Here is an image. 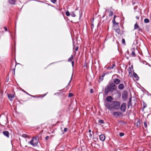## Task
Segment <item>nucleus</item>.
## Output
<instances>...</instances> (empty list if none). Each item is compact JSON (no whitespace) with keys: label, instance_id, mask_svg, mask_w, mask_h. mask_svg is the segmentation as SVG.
<instances>
[{"label":"nucleus","instance_id":"1","mask_svg":"<svg viewBox=\"0 0 151 151\" xmlns=\"http://www.w3.org/2000/svg\"><path fill=\"white\" fill-rule=\"evenodd\" d=\"M116 88V86L113 83H111L107 85L105 89V94L107 95L109 92H113L115 91Z\"/></svg>","mask_w":151,"mask_h":151},{"label":"nucleus","instance_id":"2","mask_svg":"<svg viewBox=\"0 0 151 151\" xmlns=\"http://www.w3.org/2000/svg\"><path fill=\"white\" fill-rule=\"evenodd\" d=\"M39 140L38 137H33L32 139L28 143L33 147H35L38 145Z\"/></svg>","mask_w":151,"mask_h":151},{"label":"nucleus","instance_id":"3","mask_svg":"<svg viewBox=\"0 0 151 151\" xmlns=\"http://www.w3.org/2000/svg\"><path fill=\"white\" fill-rule=\"evenodd\" d=\"M113 109L118 110L119 109L121 104L119 101H114L112 102Z\"/></svg>","mask_w":151,"mask_h":151},{"label":"nucleus","instance_id":"4","mask_svg":"<svg viewBox=\"0 0 151 151\" xmlns=\"http://www.w3.org/2000/svg\"><path fill=\"white\" fill-rule=\"evenodd\" d=\"M128 97V93L127 91H124L122 93V97L123 101H125Z\"/></svg>","mask_w":151,"mask_h":151},{"label":"nucleus","instance_id":"5","mask_svg":"<svg viewBox=\"0 0 151 151\" xmlns=\"http://www.w3.org/2000/svg\"><path fill=\"white\" fill-rule=\"evenodd\" d=\"M105 105L106 107L110 111L111 110L113 109L112 104H110L109 103L107 102L105 104Z\"/></svg>","mask_w":151,"mask_h":151},{"label":"nucleus","instance_id":"6","mask_svg":"<svg viewBox=\"0 0 151 151\" xmlns=\"http://www.w3.org/2000/svg\"><path fill=\"white\" fill-rule=\"evenodd\" d=\"M121 111L123 112L125 111L126 109V104L125 103H123L122 104L120 107Z\"/></svg>","mask_w":151,"mask_h":151},{"label":"nucleus","instance_id":"7","mask_svg":"<svg viewBox=\"0 0 151 151\" xmlns=\"http://www.w3.org/2000/svg\"><path fill=\"white\" fill-rule=\"evenodd\" d=\"M121 114H122L119 111L114 112L112 113L113 115L116 117H118Z\"/></svg>","mask_w":151,"mask_h":151},{"label":"nucleus","instance_id":"8","mask_svg":"<svg viewBox=\"0 0 151 151\" xmlns=\"http://www.w3.org/2000/svg\"><path fill=\"white\" fill-rule=\"evenodd\" d=\"M113 100V98L111 96H107L106 98V101L111 102Z\"/></svg>","mask_w":151,"mask_h":151},{"label":"nucleus","instance_id":"9","mask_svg":"<svg viewBox=\"0 0 151 151\" xmlns=\"http://www.w3.org/2000/svg\"><path fill=\"white\" fill-rule=\"evenodd\" d=\"M114 82L116 84H118L120 82V80L118 78H115L114 80Z\"/></svg>","mask_w":151,"mask_h":151},{"label":"nucleus","instance_id":"10","mask_svg":"<svg viewBox=\"0 0 151 151\" xmlns=\"http://www.w3.org/2000/svg\"><path fill=\"white\" fill-rule=\"evenodd\" d=\"M9 3L11 4H15L16 2V0H8Z\"/></svg>","mask_w":151,"mask_h":151},{"label":"nucleus","instance_id":"11","mask_svg":"<svg viewBox=\"0 0 151 151\" xmlns=\"http://www.w3.org/2000/svg\"><path fill=\"white\" fill-rule=\"evenodd\" d=\"M124 88V86L122 83L120 84L118 86V88L119 89L122 90Z\"/></svg>","mask_w":151,"mask_h":151},{"label":"nucleus","instance_id":"12","mask_svg":"<svg viewBox=\"0 0 151 151\" xmlns=\"http://www.w3.org/2000/svg\"><path fill=\"white\" fill-rule=\"evenodd\" d=\"M99 138L100 140L102 141H104L105 140V137L104 135L101 134L99 136Z\"/></svg>","mask_w":151,"mask_h":151},{"label":"nucleus","instance_id":"13","mask_svg":"<svg viewBox=\"0 0 151 151\" xmlns=\"http://www.w3.org/2000/svg\"><path fill=\"white\" fill-rule=\"evenodd\" d=\"M8 96L10 100L12 101L13 98H14V96L12 94H9L8 95Z\"/></svg>","mask_w":151,"mask_h":151},{"label":"nucleus","instance_id":"14","mask_svg":"<svg viewBox=\"0 0 151 151\" xmlns=\"http://www.w3.org/2000/svg\"><path fill=\"white\" fill-rule=\"evenodd\" d=\"M3 134L7 137H9V132L7 131H4L3 132Z\"/></svg>","mask_w":151,"mask_h":151},{"label":"nucleus","instance_id":"15","mask_svg":"<svg viewBox=\"0 0 151 151\" xmlns=\"http://www.w3.org/2000/svg\"><path fill=\"white\" fill-rule=\"evenodd\" d=\"M135 48H133L132 49V55L133 57L135 56V54L134 52L135 50Z\"/></svg>","mask_w":151,"mask_h":151},{"label":"nucleus","instance_id":"16","mask_svg":"<svg viewBox=\"0 0 151 151\" xmlns=\"http://www.w3.org/2000/svg\"><path fill=\"white\" fill-rule=\"evenodd\" d=\"M105 75V74H103L99 78V82L101 81H103V78L104 77Z\"/></svg>","mask_w":151,"mask_h":151},{"label":"nucleus","instance_id":"17","mask_svg":"<svg viewBox=\"0 0 151 151\" xmlns=\"http://www.w3.org/2000/svg\"><path fill=\"white\" fill-rule=\"evenodd\" d=\"M133 76L134 77L136 78L137 80H139V78L136 73H134L133 74Z\"/></svg>","mask_w":151,"mask_h":151},{"label":"nucleus","instance_id":"18","mask_svg":"<svg viewBox=\"0 0 151 151\" xmlns=\"http://www.w3.org/2000/svg\"><path fill=\"white\" fill-rule=\"evenodd\" d=\"M139 27L138 24L137 23H136L134 25V29H137Z\"/></svg>","mask_w":151,"mask_h":151},{"label":"nucleus","instance_id":"19","mask_svg":"<svg viewBox=\"0 0 151 151\" xmlns=\"http://www.w3.org/2000/svg\"><path fill=\"white\" fill-rule=\"evenodd\" d=\"M118 27V28H117L115 30V31L118 34H121V32H120V30L119 28V27Z\"/></svg>","mask_w":151,"mask_h":151},{"label":"nucleus","instance_id":"20","mask_svg":"<svg viewBox=\"0 0 151 151\" xmlns=\"http://www.w3.org/2000/svg\"><path fill=\"white\" fill-rule=\"evenodd\" d=\"M150 22L149 19H148L146 18L144 19V22L146 23H147Z\"/></svg>","mask_w":151,"mask_h":151},{"label":"nucleus","instance_id":"21","mask_svg":"<svg viewBox=\"0 0 151 151\" xmlns=\"http://www.w3.org/2000/svg\"><path fill=\"white\" fill-rule=\"evenodd\" d=\"M147 106V104L144 102H143V109H144L145 108H146Z\"/></svg>","mask_w":151,"mask_h":151},{"label":"nucleus","instance_id":"22","mask_svg":"<svg viewBox=\"0 0 151 151\" xmlns=\"http://www.w3.org/2000/svg\"><path fill=\"white\" fill-rule=\"evenodd\" d=\"M112 22H113V24H114L118 25V23H116V22L115 19H113V20H112Z\"/></svg>","mask_w":151,"mask_h":151},{"label":"nucleus","instance_id":"23","mask_svg":"<svg viewBox=\"0 0 151 151\" xmlns=\"http://www.w3.org/2000/svg\"><path fill=\"white\" fill-rule=\"evenodd\" d=\"M73 58V55H71V56L68 58V62H70L72 61V59Z\"/></svg>","mask_w":151,"mask_h":151},{"label":"nucleus","instance_id":"24","mask_svg":"<svg viewBox=\"0 0 151 151\" xmlns=\"http://www.w3.org/2000/svg\"><path fill=\"white\" fill-rule=\"evenodd\" d=\"M22 136L24 138L28 137V135L27 134H23L22 135Z\"/></svg>","mask_w":151,"mask_h":151},{"label":"nucleus","instance_id":"25","mask_svg":"<svg viewBox=\"0 0 151 151\" xmlns=\"http://www.w3.org/2000/svg\"><path fill=\"white\" fill-rule=\"evenodd\" d=\"M98 122L100 124H103L104 123V121L103 120H99Z\"/></svg>","mask_w":151,"mask_h":151},{"label":"nucleus","instance_id":"26","mask_svg":"<svg viewBox=\"0 0 151 151\" xmlns=\"http://www.w3.org/2000/svg\"><path fill=\"white\" fill-rule=\"evenodd\" d=\"M136 125L137 126V127H139V125H140V123L139 122V121H137L136 123Z\"/></svg>","mask_w":151,"mask_h":151},{"label":"nucleus","instance_id":"27","mask_svg":"<svg viewBox=\"0 0 151 151\" xmlns=\"http://www.w3.org/2000/svg\"><path fill=\"white\" fill-rule=\"evenodd\" d=\"M66 15L67 16H69L70 15V12L68 11H67L65 13Z\"/></svg>","mask_w":151,"mask_h":151},{"label":"nucleus","instance_id":"28","mask_svg":"<svg viewBox=\"0 0 151 151\" xmlns=\"http://www.w3.org/2000/svg\"><path fill=\"white\" fill-rule=\"evenodd\" d=\"M122 43L124 45H125V41L124 39L123 38L122 39Z\"/></svg>","mask_w":151,"mask_h":151},{"label":"nucleus","instance_id":"29","mask_svg":"<svg viewBox=\"0 0 151 151\" xmlns=\"http://www.w3.org/2000/svg\"><path fill=\"white\" fill-rule=\"evenodd\" d=\"M115 67V64H113L110 67V69H113L114 67Z\"/></svg>","mask_w":151,"mask_h":151},{"label":"nucleus","instance_id":"30","mask_svg":"<svg viewBox=\"0 0 151 151\" xmlns=\"http://www.w3.org/2000/svg\"><path fill=\"white\" fill-rule=\"evenodd\" d=\"M70 15L73 17H75L76 15L73 12L71 13Z\"/></svg>","mask_w":151,"mask_h":151},{"label":"nucleus","instance_id":"31","mask_svg":"<svg viewBox=\"0 0 151 151\" xmlns=\"http://www.w3.org/2000/svg\"><path fill=\"white\" fill-rule=\"evenodd\" d=\"M124 135V134L123 133L120 132L119 133V136L121 137L123 136Z\"/></svg>","mask_w":151,"mask_h":151},{"label":"nucleus","instance_id":"32","mask_svg":"<svg viewBox=\"0 0 151 151\" xmlns=\"http://www.w3.org/2000/svg\"><path fill=\"white\" fill-rule=\"evenodd\" d=\"M113 14V12L111 11H110L109 13V16H111Z\"/></svg>","mask_w":151,"mask_h":151},{"label":"nucleus","instance_id":"33","mask_svg":"<svg viewBox=\"0 0 151 151\" xmlns=\"http://www.w3.org/2000/svg\"><path fill=\"white\" fill-rule=\"evenodd\" d=\"M53 3L55 4L56 2V0H50Z\"/></svg>","mask_w":151,"mask_h":151},{"label":"nucleus","instance_id":"34","mask_svg":"<svg viewBox=\"0 0 151 151\" xmlns=\"http://www.w3.org/2000/svg\"><path fill=\"white\" fill-rule=\"evenodd\" d=\"M138 29V31L140 32H142V28H140V27H139Z\"/></svg>","mask_w":151,"mask_h":151},{"label":"nucleus","instance_id":"35","mask_svg":"<svg viewBox=\"0 0 151 151\" xmlns=\"http://www.w3.org/2000/svg\"><path fill=\"white\" fill-rule=\"evenodd\" d=\"M73 96V94L72 93H70L69 95V97H72Z\"/></svg>","mask_w":151,"mask_h":151},{"label":"nucleus","instance_id":"36","mask_svg":"<svg viewBox=\"0 0 151 151\" xmlns=\"http://www.w3.org/2000/svg\"><path fill=\"white\" fill-rule=\"evenodd\" d=\"M144 126L145 128L147 127V123L146 122H145V123H144Z\"/></svg>","mask_w":151,"mask_h":151},{"label":"nucleus","instance_id":"37","mask_svg":"<svg viewBox=\"0 0 151 151\" xmlns=\"http://www.w3.org/2000/svg\"><path fill=\"white\" fill-rule=\"evenodd\" d=\"M78 47L77 46L76 47L75 50L76 51H77L78 50Z\"/></svg>","mask_w":151,"mask_h":151},{"label":"nucleus","instance_id":"38","mask_svg":"<svg viewBox=\"0 0 151 151\" xmlns=\"http://www.w3.org/2000/svg\"><path fill=\"white\" fill-rule=\"evenodd\" d=\"M67 130H68V128H64V131L65 132H66L67 131Z\"/></svg>","mask_w":151,"mask_h":151},{"label":"nucleus","instance_id":"39","mask_svg":"<svg viewBox=\"0 0 151 151\" xmlns=\"http://www.w3.org/2000/svg\"><path fill=\"white\" fill-rule=\"evenodd\" d=\"M15 67H16V65H15V68H14L13 69V70H14V71H13V73L14 75H15Z\"/></svg>","mask_w":151,"mask_h":151},{"label":"nucleus","instance_id":"40","mask_svg":"<svg viewBox=\"0 0 151 151\" xmlns=\"http://www.w3.org/2000/svg\"><path fill=\"white\" fill-rule=\"evenodd\" d=\"M49 136H47V137H45V139H46V140H48V139H49Z\"/></svg>","mask_w":151,"mask_h":151},{"label":"nucleus","instance_id":"41","mask_svg":"<svg viewBox=\"0 0 151 151\" xmlns=\"http://www.w3.org/2000/svg\"><path fill=\"white\" fill-rule=\"evenodd\" d=\"M93 92V89H91L90 90V92L91 93Z\"/></svg>","mask_w":151,"mask_h":151},{"label":"nucleus","instance_id":"42","mask_svg":"<svg viewBox=\"0 0 151 151\" xmlns=\"http://www.w3.org/2000/svg\"><path fill=\"white\" fill-rule=\"evenodd\" d=\"M4 29H5V30L6 31H7V28L6 27H4Z\"/></svg>","mask_w":151,"mask_h":151},{"label":"nucleus","instance_id":"43","mask_svg":"<svg viewBox=\"0 0 151 151\" xmlns=\"http://www.w3.org/2000/svg\"><path fill=\"white\" fill-rule=\"evenodd\" d=\"M89 137H90V138H91L92 137V134L91 133H90V134H89Z\"/></svg>","mask_w":151,"mask_h":151},{"label":"nucleus","instance_id":"44","mask_svg":"<svg viewBox=\"0 0 151 151\" xmlns=\"http://www.w3.org/2000/svg\"><path fill=\"white\" fill-rule=\"evenodd\" d=\"M136 18L137 19H138L139 18V17H138V16H137L136 17Z\"/></svg>","mask_w":151,"mask_h":151},{"label":"nucleus","instance_id":"45","mask_svg":"<svg viewBox=\"0 0 151 151\" xmlns=\"http://www.w3.org/2000/svg\"><path fill=\"white\" fill-rule=\"evenodd\" d=\"M74 62L73 61H72V66H73V64H74Z\"/></svg>","mask_w":151,"mask_h":151},{"label":"nucleus","instance_id":"46","mask_svg":"<svg viewBox=\"0 0 151 151\" xmlns=\"http://www.w3.org/2000/svg\"><path fill=\"white\" fill-rule=\"evenodd\" d=\"M116 17V15H114V19H115V18Z\"/></svg>","mask_w":151,"mask_h":151},{"label":"nucleus","instance_id":"47","mask_svg":"<svg viewBox=\"0 0 151 151\" xmlns=\"http://www.w3.org/2000/svg\"><path fill=\"white\" fill-rule=\"evenodd\" d=\"M88 132L89 133H90L91 132V129H89L88 131Z\"/></svg>","mask_w":151,"mask_h":151},{"label":"nucleus","instance_id":"48","mask_svg":"<svg viewBox=\"0 0 151 151\" xmlns=\"http://www.w3.org/2000/svg\"><path fill=\"white\" fill-rule=\"evenodd\" d=\"M46 95V94H45L43 96H45Z\"/></svg>","mask_w":151,"mask_h":151},{"label":"nucleus","instance_id":"49","mask_svg":"<svg viewBox=\"0 0 151 151\" xmlns=\"http://www.w3.org/2000/svg\"><path fill=\"white\" fill-rule=\"evenodd\" d=\"M131 101V100L130 99L129 101V102H130Z\"/></svg>","mask_w":151,"mask_h":151},{"label":"nucleus","instance_id":"50","mask_svg":"<svg viewBox=\"0 0 151 151\" xmlns=\"http://www.w3.org/2000/svg\"><path fill=\"white\" fill-rule=\"evenodd\" d=\"M24 91V92L27 93L26 92H25V91Z\"/></svg>","mask_w":151,"mask_h":151},{"label":"nucleus","instance_id":"51","mask_svg":"<svg viewBox=\"0 0 151 151\" xmlns=\"http://www.w3.org/2000/svg\"><path fill=\"white\" fill-rule=\"evenodd\" d=\"M129 107V105L128 106V108Z\"/></svg>","mask_w":151,"mask_h":151},{"label":"nucleus","instance_id":"52","mask_svg":"<svg viewBox=\"0 0 151 151\" xmlns=\"http://www.w3.org/2000/svg\"><path fill=\"white\" fill-rule=\"evenodd\" d=\"M12 65H11V67H12Z\"/></svg>","mask_w":151,"mask_h":151},{"label":"nucleus","instance_id":"53","mask_svg":"<svg viewBox=\"0 0 151 151\" xmlns=\"http://www.w3.org/2000/svg\"><path fill=\"white\" fill-rule=\"evenodd\" d=\"M27 147V146H26L25 147Z\"/></svg>","mask_w":151,"mask_h":151},{"label":"nucleus","instance_id":"54","mask_svg":"<svg viewBox=\"0 0 151 151\" xmlns=\"http://www.w3.org/2000/svg\"><path fill=\"white\" fill-rule=\"evenodd\" d=\"M71 80L70 81L69 83L70 82Z\"/></svg>","mask_w":151,"mask_h":151},{"label":"nucleus","instance_id":"55","mask_svg":"<svg viewBox=\"0 0 151 151\" xmlns=\"http://www.w3.org/2000/svg\"><path fill=\"white\" fill-rule=\"evenodd\" d=\"M15 27L16 26V24H15Z\"/></svg>","mask_w":151,"mask_h":151},{"label":"nucleus","instance_id":"56","mask_svg":"<svg viewBox=\"0 0 151 151\" xmlns=\"http://www.w3.org/2000/svg\"><path fill=\"white\" fill-rule=\"evenodd\" d=\"M71 79H72V78H71L70 80H71Z\"/></svg>","mask_w":151,"mask_h":151},{"label":"nucleus","instance_id":"57","mask_svg":"<svg viewBox=\"0 0 151 151\" xmlns=\"http://www.w3.org/2000/svg\"><path fill=\"white\" fill-rule=\"evenodd\" d=\"M71 79H72V78H71L70 80H71Z\"/></svg>","mask_w":151,"mask_h":151}]
</instances>
